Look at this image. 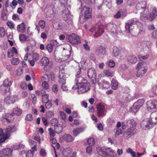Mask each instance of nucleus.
Returning <instances> with one entry per match:
<instances>
[{
  "instance_id": "1",
  "label": "nucleus",
  "mask_w": 157,
  "mask_h": 157,
  "mask_svg": "<svg viewBox=\"0 0 157 157\" xmlns=\"http://www.w3.org/2000/svg\"><path fill=\"white\" fill-rule=\"evenodd\" d=\"M136 8L141 14V18L144 21H152L157 16V8L154 7L149 13L148 8H147V2L145 1L137 3Z\"/></svg>"
},
{
  "instance_id": "2",
  "label": "nucleus",
  "mask_w": 157,
  "mask_h": 157,
  "mask_svg": "<svg viewBox=\"0 0 157 157\" xmlns=\"http://www.w3.org/2000/svg\"><path fill=\"white\" fill-rule=\"evenodd\" d=\"M98 154L103 157H116V153L110 148H98Z\"/></svg>"
},
{
  "instance_id": "3",
  "label": "nucleus",
  "mask_w": 157,
  "mask_h": 157,
  "mask_svg": "<svg viewBox=\"0 0 157 157\" xmlns=\"http://www.w3.org/2000/svg\"><path fill=\"white\" fill-rule=\"evenodd\" d=\"M127 125L129 127V128L127 129L124 134V136L125 135H127L129 137H131L135 133L134 131L136 128L137 124L133 119L128 120L127 122Z\"/></svg>"
},
{
  "instance_id": "4",
  "label": "nucleus",
  "mask_w": 157,
  "mask_h": 157,
  "mask_svg": "<svg viewBox=\"0 0 157 157\" xmlns=\"http://www.w3.org/2000/svg\"><path fill=\"white\" fill-rule=\"evenodd\" d=\"M137 70L136 75L138 77H141L147 71L146 64L144 62L138 63L136 67Z\"/></svg>"
},
{
  "instance_id": "5",
  "label": "nucleus",
  "mask_w": 157,
  "mask_h": 157,
  "mask_svg": "<svg viewBox=\"0 0 157 157\" xmlns=\"http://www.w3.org/2000/svg\"><path fill=\"white\" fill-rule=\"evenodd\" d=\"M40 62L43 66H44V69L46 71H49L52 67L53 63L49 61L47 57H43L41 59Z\"/></svg>"
},
{
  "instance_id": "6",
  "label": "nucleus",
  "mask_w": 157,
  "mask_h": 157,
  "mask_svg": "<svg viewBox=\"0 0 157 157\" xmlns=\"http://www.w3.org/2000/svg\"><path fill=\"white\" fill-rule=\"evenodd\" d=\"M69 42L73 45H77L81 43L79 37L75 33H72L67 36Z\"/></svg>"
},
{
  "instance_id": "7",
  "label": "nucleus",
  "mask_w": 157,
  "mask_h": 157,
  "mask_svg": "<svg viewBox=\"0 0 157 157\" xmlns=\"http://www.w3.org/2000/svg\"><path fill=\"white\" fill-rule=\"evenodd\" d=\"M78 87V92L79 94L85 93L90 89V83L87 82L79 85Z\"/></svg>"
},
{
  "instance_id": "8",
  "label": "nucleus",
  "mask_w": 157,
  "mask_h": 157,
  "mask_svg": "<svg viewBox=\"0 0 157 157\" xmlns=\"http://www.w3.org/2000/svg\"><path fill=\"white\" fill-rule=\"evenodd\" d=\"M145 102L144 99H138L135 102L131 109V111L136 113L138 110L142 106Z\"/></svg>"
},
{
  "instance_id": "9",
  "label": "nucleus",
  "mask_w": 157,
  "mask_h": 157,
  "mask_svg": "<svg viewBox=\"0 0 157 157\" xmlns=\"http://www.w3.org/2000/svg\"><path fill=\"white\" fill-rule=\"evenodd\" d=\"M152 120L150 117V118H147L143 120L141 122V128L144 130L148 129L150 128V125L154 124L152 122Z\"/></svg>"
},
{
  "instance_id": "10",
  "label": "nucleus",
  "mask_w": 157,
  "mask_h": 157,
  "mask_svg": "<svg viewBox=\"0 0 157 157\" xmlns=\"http://www.w3.org/2000/svg\"><path fill=\"white\" fill-rule=\"evenodd\" d=\"M16 130V127L14 125H11L6 128L5 131V134H4L3 130L2 132H0V134L3 138L6 137V140L9 137L11 132H15Z\"/></svg>"
},
{
  "instance_id": "11",
  "label": "nucleus",
  "mask_w": 157,
  "mask_h": 157,
  "mask_svg": "<svg viewBox=\"0 0 157 157\" xmlns=\"http://www.w3.org/2000/svg\"><path fill=\"white\" fill-rule=\"evenodd\" d=\"M146 106L149 111L157 110V100H153L147 101L146 103Z\"/></svg>"
},
{
  "instance_id": "12",
  "label": "nucleus",
  "mask_w": 157,
  "mask_h": 157,
  "mask_svg": "<svg viewBox=\"0 0 157 157\" xmlns=\"http://www.w3.org/2000/svg\"><path fill=\"white\" fill-rule=\"evenodd\" d=\"M97 113L99 117L103 116L105 111V106L101 103H98L97 105Z\"/></svg>"
},
{
  "instance_id": "13",
  "label": "nucleus",
  "mask_w": 157,
  "mask_h": 157,
  "mask_svg": "<svg viewBox=\"0 0 157 157\" xmlns=\"http://www.w3.org/2000/svg\"><path fill=\"white\" fill-rule=\"evenodd\" d=\"M17 100V96L16 95L7 96L4 98V101L7 104H10L15 102Z\"/></svg>"
},
{
  "instance_id": "14",
  "label": "nucleus",
  "mask_w": 157,
  "mask_h": 157,
  "mask_svg": "<svg viewBox=\"0 0 157 157\" xmlns=\"http://www.w3.org/2000/svg\"><path fill=\"white\" fill-rule=\"evenodd\" d=\"M13 115L12 113H5L2 115L3 120H6L8 122L10 123L12 122L14 119Z\"/></svg>"
},
{
  "instance_id": "15",
  "label": "nucleus",
  "mask_w": 157,
  "mask_h": 157,
  "mask_svg": "<svg viewBox=\"0 0 157 157\" xmlns=\"http://www.w3.org/2000/svg\"><path fill=\"white\" fill-rule=\"evenodd\" d=\"M12 150L10 148H6L4 149L2 151H0L1 157L4 156L5 157H9L12 155Z\"/></svg>"
},
{
  "instance_id": "16",
  "label": "nucleus",
  "mask_w": 157,
  "mask_h": 157,
  "mask_svg": "<svg viewBox=\"0 0 157 157\" xmlns=\"http://www.w3.org/2000/svg\"><path fill=\"white\" fill-rule=\"evenodd\" d=\"M66 75L65 73L62 71H59V79L58 82L59 84L66 83Z\"/></svg>"
},
{
  "instance_id": "17",
  "label": "nucleus",
  "mask_w": 157,
  "mask_h": 157,
  "mask_svg": "<svg viewBox=\"0 0 157 157\" xmlns=\"http://www.w3.org/2000/svg\"><path fill=\"white\" fill-rule=\"evenodd\" d=\"M136 24V22H134L133 20H132L126 23L125 25V32L127 33H130L131 27Z\"/></svg>"
},
{
  "instance_id": "18",
  "label": "nucleus",
  "mask_w": 157,
  "mask_h": 157,
  "mask_svg": "<svg viewBox=\"0 0 157 157\" xmlns=\"http://www.w3.org/2000/svg\"><path fill=\"white\" fill-rule=\"evenodd\" d=\"M98 85L102 89H107L110 87L109 83L105 80L102 81L101 82H99Z\"/></svg>"
},
{
  "instance_id": "19",
  "label": "nucleus",
  "mask_w": 157,
  "mask_h": 157,
  "mask_svg": "<svg viewBox=\"0 0 157 157\" xmlns=\"http://www.w3.org/2000/svg\"><path fill=\"white\" fill-rule=\"evenodd\" d=\"M87 75L90 78H95L96 77L95 69L93 68H90L88 70Z\"/></svg>"
},
{
  "instance_id": "20",
  "label": "nucleus",
  "mask_w": 157,
  "mask_h": 157,
  "mask_svg": "<svg viewBox=\"0 0 157 157\" xmlns=\"http://www.w3.org/2000/svg\"><path fill=\"white\" fill-rule=\"evenodd\" d=\"M103 0H95L94 7L95 9L100 10L103 5Z\"/></svg>"
},
{
  "instance_id": "21",
  "label": "nucleus",
  "mask_w": 157,
  "mask_h": 157,
  "mask_svg": "<svg viewBox=\"0 0 157 157\" xmlns=\"http://www.w3.org/2000/svg\"><path fill=\"white\" fill-rule=\"evenodd\" d=\"M84 10V17L86 18H89L91 17V13L92 9L90 8H87L85 6L83 8Z\"/></svg>"
},
{
  "instance_id": "22",
  "label": "nucleus",
  "mask_w": 157,
  "mask_h": 157,
  "mask_svg": "<svg viewBox=\"0 0 157 157\" xmlns=\"http://www.w3.org/2000/svg\"><path fill=\"white\" fill-rule=\"evenodd\" d=\"M17 54L18 52L17 49L14 47H13L12 48L8 50L7 52L8 56L11 58L14 56V54Z\"/></svg>"
},
{
  "instance_id": "23",
  "label": "nucleus",
  "mask_w": 157,
  "mask_h": 157,
  "mask_svg": "<svg viewBox=\"0 0 157 157\" xmlns=\"http://www.w3.org/2000/svg\"><path fill=\"white\" fill-rule=\"evenodd\" d=\"M0 92L5 94L6 93H10V87L6 86L3 84L0 86Z\"/></svg>"
},
{
  "instance_id": "24",
  "label": "nucleus",
  "mask_w": 157,
  "mask_h": 157,
  "mask_svg": "<svg viewBox=\"0 0 157 157\" xmlns=\"http://www.w3.org/2000/svg\"><path fill=\"white\" fill-rule=\"evenodd\" d=\"M75 81L77 84L80 85L84 82H86L87 81L84 78L81 76L76 75Z\"/></svg>"
},
{
  "instance_id": "25",
  "label": "nucleus",
  "mask_w": 157,
  "mask_h": 157,
  "mask_svg": "<svg viewBox=\"0 0 157 157\" xmlns=\"http://www.w3.org/2000/svg\"><path fill=\"white\" fill-rule=\"evenodd\" d=\"M96 52H98L99 55L101 56H104L106 54L105 48L101 46L98 47V49L96 50Z\"/></svg>"
},
{
  "instance_id": "26",
  "label": "nucleus",
  "mask_w": 157,
  "mask_h": 157,
  "mask_svg": "<svg viewBox=\"0 0 157 157\" xmlns=\"http://www.w3.org/2000/svg\"><path fill=\"white\" fill-rule=\"evenodd\" d=\"M128 60L130 63H135L137 61V58L135 55H130L128 57Z\"/></svg>"
},
{
  "instance_id": "27",
  "label": "nucleus",
  "mask_w": 157,
  "mask_h": 157,
  "mask_svg": "<svg viewBox=\"0 0 157 157\" xmlns=\"http://www.w3.org/2000/svg\"><path fill=\"white\" fill-rule=\"evenodd\" d=\"M104 32V29L103 28H100L99 27L96 30L94 36L97 37L99 36H101Z\"/></svg>"
},
{
  "instance_id": "28",
  "label": "nucleus",
  "mask_w": 157,
  "mask_h": 157,
  "mask_svg": "<svg viewBox=\"0 0 157 157\" xmlns=\"http://www.w3.org/2000/svg\"><path fill=\"white\" fill-rule=\"evenodd\" d=\"M62 16L67 22H68V21L69 20V10L68 9H65V11L63 12Z\"/></svg>"
},
{
  "instance_id": "29",
  "label": "nucleus",
  "mask_w": 157,
  "mask_h": 157,
  "mask_svg": "<svg viewBox=\"0 0 157 157\" xmlns=\"http://www.w3.org/2000/svg\"><path fill=\"white\" fill-rule=\"evenodd\" d=\"M150 117L152 120L154 124H157V111H155L152 113L150 115Z\"/></svg>"
},
{
  "instance_id": "30",
  "label": "nucleus",
  "mask_w": 157,
  "mask_h": 157,
  "mask_svg": "<svg viewBox=\"0 0 157 157\" xmlns=\"http://www.w3.org/2000/svg\"><path fill=\"white\" fill-rule=\"evenodd\" d=\"M13 82V80L11 77H9L6 79L3 82V84L6 87H9Z\"/></svg>"
},
{
  "instance_id": "31",
  "label": "nucleus",
  "mask_w": 157,
  "mask_h": 157,
  "mask_svg": "<svg viewBox=\"0 0 157 157\" xmlns=\"http://www.w3.org/2000/svg\"><path fill=\"white\" fill-rule=\"evenodd\" d=\"M84 131V129L82 128H77L74 129L73 130V132L74 136H77L79 133L82 132Z\"/></svg>"
},
{
  "instance_id": "32",
  "label": "nucleus",
  "mask_w": 157,
  "mask_h": 157,
  "mask_svg": "<svg viewBox=\"0 0 157 157\" xmlns=\"http://www.w3.org/2000/svg\"><path fill=\"white\" fill-rule=\"evenodd\" d=\"M25 29V25L24 23H22L18 25L17 28V31L18 32H23Z\"/></svg>"
},
{
  "instance_id": "33",
  "label": "nucleus",
  "mask_w": 157,
  "mask_h": 157,
  "mask_svg": "<svg viewBox=\"0 0 157 157\" xmlns=\"http://www.w3.org/2000/svg\"><path fill=\"white\" fill-rule=\"evenodd\" d=\"M48 78V81L50 84H52L55 82V75L53 74H51L49 75H46Z\"/></svg>"
},
{
  "instance_id": "34",
  "label": "nucleus",
  "mask_w": 157,
  "mask_h": 157,
  "mask_svg": "<svg viewBox=\"0 0 157 157\" xmlns=\"http://www.w3.org/2000/svg\"><path fill=\"white\" fill-rule=\"evenodd\" d=\"M120 50L116 47H113L112 53L113 56L115 57H117L120 55Z\"/></svg>"
},
{
  "instance_id": "35",
  "label": "nucleus",
  "mask_w": 157,
  "mask_h": 157,
  "mask_svg": "<svg viewBox=\"0 0 157 157\" xmlns=\"http://www.w3.org/2000/svg\"><path fill=\"white\" fill-rule=\"evenodd\" d=\"M112 88L114 90L117 89L118 86V82L114 78L112 79L111 81Z\"/></svg>"
},
{
  "instance_id": "36",
  "label": "nucleus",
  "mask_w": 157,
  "mask_h": 157,
  "mask_svg": "<svg viewBox=\"0 0 157 157\" xmlns=\"http://www.w3.org/2000/svg\"><path fill=\"white\" fill-rule=\"evenodd\" d=\"M63 139L67 142H72L73 140V139L71 135L66 134L63 136Z\"/></svg>"
},
{
  "instance_id": "37",
  "label": "nucleus",
  "mask_w": 157,
  "mask_h": 157,
  "mask_svg": "<svg viewBox=\"0 0 157 157\" xmlns=\"http://www.w3.org/2000/svg\"><path fill=\"white\" fill-rule=\"evenodd\" d=\"M42 94V101L44 102H45L48 101L49 99V94L45 93V91L44 92H41Z\"/></svg>"
},
{
  "instance_id": "38",
  "label": "nucleus",
  "mask_w": 157,
  "mask_h": 157,
  "mask_svg": "<svg viewBox=\"0 0 157 157\" xmlns=\"http://www.w3.org/2000/svg\"><path fill=\"white\" fill-rule=\"evenodd\" d=\"M19 39L20 41H29L30 39L28 36H26L24 34H21L19 36Z\"/></svg>"
},
{
  "instance_id": "39",
  "label": "nucleus",
  "mask_w": 157,
  "mask_h": 157,
  "mask_svg": "<svg viewBox=\"0 0 157 157\" xmlns=\"http://www.w3.org/2000/svg\"><path fill=\"white\" fill-rule=\"evenodd\" d=\"M22 113L21 110L18 107L14 108L13 109L12 113L13 114L16 115L17 116H19L21 115Z\"/></svg>"
},
{
  "instance_id": "40",
  "label": "nucleus",
  "mask_w": 157,
  "mask_h": 157,
  "mask_svg": "<svg viewBox=\"0 0 157 157\" xmlns=\"http://www.w3.org/2000/svg\"><path fill=\"white\" fill-rule=\"evenodd\" d=\"M63 130V128L61 125H58L54 127V131L56 133H59Z\"/></svg>"
},
{
  "instance_id": "41",
  "label": "nucleus",
  "mask_w": 157,
  "mask_h": 157,
  "mask_svg": "<svg viewBox=\"0 0 157 157\" xmlns=\"http://www.w3.org/2000/svg\"><path fill=\"white\" fill-rule=\"evenodd\" d=\"M103 72L105 75L107 76L112 77L114 75L113 71L109 69L105 70Z\"/></svg>"
},
{
  "instance_id": "42",
  "label": "nucleus",
  "mask_w": 157,
  "mask_h": 157,
  "mask_svg": "<svg viewBox=\"0 0 157 157\" xmlns=\"http://www.w3.org/2000/svg\"><path fill=\"white\" fill-rule=\"evenodd\" d=\"M1 17L2 19L4 21L7 20V11L6 10H4L2 12Z\"/></svg>"
},
{
  "instance_id": "43",
  "label": "nucleus",
  "mask_w": 157,
  "mask_h": 157,
  "mask_svg": "<svg viewBox=\"0 0 157 157\" xmlns=\"http://www.w3.org/2000/svg\"><path fill=\"white\" fill-rule=\"evenodd\" d=\"M11 63L13 65H17L19 63V60L18 58L14 57L12 59Z\"/></svg>"
},
{
  "instance_id": "44",
  "label": "nucleus",
  "mask_w": 157,
  "mask_h": 157,
  "mask_svg": "<svg viewBox=\"0 0 157 157\" xmlns=\"http://www.w3.org/2000/svg\"><path fill=\"white\" fill-rule=\"evenodd\" d=\"M51 124L54 127L58 125V121L56 118H52L50 121Z\"/></svg>"
},
{
  "instance_id": "45",
  "label": "nucleus",
  "mask_w": 157,
  "mask_h": 157,
  "mask_svg": "<svg viewBox=\"0 0 157 157\" xmlns=\"http://www.w3.org/2000/svg\"><path fill=\"white\" fill-rule=\"evenodd\" d=\"M87 143L88 144L90 145L93 146H94L95 144V140L93 138H89L87 140Z\"/></svg>"
},
{
  "instance_id": "46",
  "label": "nucleus",
  "mask_w": 157,
  "mask_h": 157,
  "mask_svg": "<svg viewBox=\"0 0 157 157\" xmlns=\"http://www.w3.org/2000/svg\"><path fill=\"white\" fill-rule=\"evenodd\" d=\"M63 109L68 114H70L71 113V109L68 108L67 105L64 106L63 107Z\"/></svg>"
},
{
  "instance_id": "47",
  "label": "nucleus",
  "mask_w": 157,
  "mask_h": 157,
  "mask_svg": "<svg viewBox=\"0 0 157 157\" xmlns=\"http://www.w3.org/2000/svg\"><path fill=\"white\" fill-rule=\"evenodd\" d=\"M107 64L110 67H113L115 66L114 62L112 59H110L107 62Z\"/></svg>"
},
{
  "instance_id": "48",
  "label": "nucleus",
  "mask_w": 157,
  "mask_h": 157,
  "mask_svg": "<svg viewBox=\"0 0 157 157\" xmlns=\"http://www.w3.org/2000/svg\"><path fill=\"white\" fill-rule=\"evenodd\" d=\"M53 47L51 44H48L46 46V48L50 53H51L52 51Z\"/></svg>"
},
{
  "instance_id": "49",
  "label": "nucleus",
  "mask_w": 157,
  "mask_h": 157,
  "mask_svg": "<svg viewBox=\"0 0 157 157\" xmlns=\"http://www.w3.org/2000/svg\"><path fill=\"white\" fill-rule=\"evenodd\" d=\"M5 31L4 29L2 27H0V36L3 37L5 35Z\"/></svg>"
},
{
  "instance_id": "50",
  "label": "nucleus",
  "mask_w": 157,
  "mask_h": 157,
  "mask_svg": "<svg viewBox=\"0 0 157 157\" xmlns=\"http://www.w3.org/2000/svg\"><path fill=\"white\" fill-rule=\"evenodd\" d=\"M48 131L49 132V134L51 138H52L55 136V133L53 130L51 128H49Z\"/></svg>"
},
{
  "instance_id": "51",
  "label": "nucleus",
  "mask_w": 157,
  "mask_h": 157,
  "mask_svg": "<svg viewBox=\"0 0 157 157\" xmlns=\"http://www.w3.org/2000/svg\"><path fill=\"white\" fill-rule=\"evenodd\" d=\"M83 47L84 49L87 51H89L90 50V47L88 45V42L86 40L85 41V43L83 44Z\"/></svg>"
},
{
  "instance_id": "52",
  "label": "nucleus",
  "mask_w": 157,
  "mask_h": 157,
  "mask_svg": "<svg viewBox=\"0 0 157 157\" xmlns=\"http://www.w3.org/2000/svg\"><path fill=\"white\" fill-rule=\"evenodd\" d=\"M42 87L45 89H48L49 87L48 83L46 81H43L42 82Z\"/></svg>"
},
{
  "instance_id": "53",
  "label": "nucleus",
  "mask_w": 157,
  "mask_h": 157,
  "mask_svg": "<svg viewBox=\"0 0 157 157\" xmlns=\"http://www.w3.org/2000/svg\"><path fill=\"white\" fill-rule=\"evenodd\" d=\"M50 44L54 48L57 46L58 45V43L56 40H52L50 41Z\"/></svg>"
},
{
  "instance_id": "54",
  "label": "nucleus",
  "mask_w": 157,
  "mask_h": 157,
  "mask_svg": "<svg viewBox=\"0 0 157 157\" xmlns=\"http://www.w3.org/2000/svg\"><path fill=\"white\" fill-rule=\"evenodd\" d=\"M44 103L46 108L47 109H49L52 107V105L51 101H48Z\"/></svg>"
},
{
  "instance_id": "55",
  "label": "nucleus",
  "mask_w": 157,
  "mask_h": 157,
  "mask_svg": "<svg viewBox=\"0 0 157 157\" xmlns=\"http://www.w3.org/2000/svg\"><path fill=\"white\" fill-rule=\"evenodd\" d=\"M39 25L42 29H44L45 25V22L44 20H40L39 21Z\"/></svg>"
},
{
  "instance_id": "56",
  "label": "nucleus",
  "mask_w": 157,
  "mask_h": 157,
  "mask_svg": "<svg viewBox=\"0 0 157 157\" xmlns=\"http://www.w3.org/2000/svg\"><path fill=\"white\" fill-rule=\"evenodd\" d=\"M149 57V55H146L145 56H142L141 55H138V58L140 60H142L143 59H145L148 58Z\"/></svg>"
},
{
  "instance_id": "57",
  "label": "nucleus",
  "mask_w": 157,
  "mask_h": 157,
  "mask_svg": "<svg viewBox=\"0 0 157 157\" xmlns=\"http://www.w3.org/2000/svg\"><path fill=\"white\" fill-rule=\"evenodd\" d=\"M52 89L53 92L57 93L58 90L57 85L56 84H54L53 86Z\"/></svg>"
},
{
  "instance_id": "58",
  "label": "nucleus",
  "mask_w": 157,
  "mask_h": 157,
  "mask_svg": "<svg viewBox=\"0 0 157 157\" xmlns=\"http://www.w3.org/2000/svg\"><path fill=\"white\" fill-rule=\"evenodd\" d=\"M59 115L61 118L63 120H65L66 117L65 113L62 111H60L59 112Z\"/></svg>"
},
{
  "instance_id": "59",
  "label": "nucleus",
  "mask_w": 157,
  "mask_h": 157,
  "mask_svg": "<svg viewBox=\"0 0 157 157\" xmlns=\"http://www.w3.org/2000/svg\"><path fill=\"white\" fill-rule=\"evenodd\" d=\"M25 119L28 121H30L33 120L32 115L29 114H27L25 117Z\"/></svg>"
},
{
  "instance_id": "60",
  "label": "nucleus",
  "mask_w": 157,
  "mask_h": 157,
  "mask_svg": "<svg viewBox=\"0 0 157 157\" xmlns=\"http://www.w3.org/2000/svg\"><path fill=\"white\" fill-rule=\"evenodd\" d=\"M152 37L154 39H157V30H154L152 33Z\"/></svg>"
},
{
  "instance_id": "61",
  "label": "nucleus",
  "mask_w": 157,
  "mask_h": 157,
  "mask_svg": "<svg viewBox=\"0 0 157 157\" xmlns=\"http://www.w3.org/2000/svg\"><path fill=\"white\" fill-rule=\"evenodd\" d=\"M86 152L88 154H90L92 152V147L91 146H88L86 148Z\"/></svg>"
},
{
  "instance_id": "62",
  "label": "nucleus",
  "mask_w": 157,
  "mask_h": 157,
  "mask_svg": "<svg viewBox=\"0 0 157 157\" xmlns=\"http://www.w3.org/2000/svg\"><path fill=\"white\" fill-rule=\"evenodd\" d=\"M20 86L22 89H25L27 88V86L26 83L25 82H22L21 83Z\"/></svg>"
},
{
  "instance_id": "63",
  "label": "nucleus",
  "mask_w": 157,
  "mask_h": 157,
  "mask_svg": "<svg viewBox=\"0 0 157 157\" xmlns=\"http://www.w3.org/2000/svg\"><path fill=\"white\" fill-rule=\"evenodd\" d=\"M151 90L153 94L157 95V86H153Z\"/></svg>"
},
{
  "instance_id": "64",
  "label": "nucleus",
  "mask_w": 157,
  "mask_h": 157,
  "mask_svg": "<svg viewBox=\"0 0 157 157\" xmlns=\"http://www.w3.org/2000/svg\"><path fill=\"white\" fill-rule=\"evenodd\" d=\"M33 154L31 151H28L26 154V157H33Z\"/></svg>"
}]
</instances>
